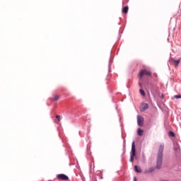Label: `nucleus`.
<instances>
[{"mask_svg": "<svg viewBox=\"0 0 181 181\" xmlns=\"http://www.w3.org/2000/svg\"><path fill=\"white\" fill-rule=\"evenodd\" d=\"M163 149H165V146L163 144H160L157 155V169H160L162 168V160L163 159Z\"/></svg>", "mask_w": 181, "mask_h": 181, "instance_id": "obj_1", "label": "nucleus"}, {"mask_svg": "<svg viewBox=\"0 0 181 181\" xmlns=\"http://www.w3.org/2000/svg\"><path fill=\"white\" fill-rule=\"evenodd\" d=\"M136 156V149H135V141H133L132 144V151L130 156V162H134Z\"/></svg>", "mask_w": 181, "mask_h": 181, "instance_id": "obj_2", "label": "nucleus"}, {"mask_svg": "<svg viewBox=\"0 0 181 181\" xmlns=\"http://www.w3.org/2000/svg\"><path fill=\"white\" fill-rule=\"evenodd\" d=\"M152 73L146 69H143L139 73V77L140 78H142L144 76H151Z\"/></svg>", "mask_w": 181, "mask_h": 181, "instance_id": "obj_3", "label": "nucleus"}, {"mask_svg": "<svg viewBox=\"0 0 181 181\" xmlns=\"http://www.w3.org/2000/svg\"><path fill=\"white\" fill-rule=\"evenodd\" d=\"M144 121H145V119H144V117L141 115L137 116V124L139 125V127L144 126Z\"/></svg>", "mask_w": 181, "mask_h": 181, "instance_id": "obj_4", "label": "nucleus"}, {"mask_svg": "<svg viewBox=\"0 0 181 181\" xmlns=\"http://www.w3.org/2000/svg\"><path fill=\"white\" fill-rule=\"evenodd\" d=\"M57 177H58L59 180H69V176L64 174L57 175Z\"/></svg>", "mask_w": 181, "mask_h": 181, "instance_id": "obj_5", "label": "nucleus"}, {"mask_svg": "<svg viewBox=\"0 0 181 181\" xmlns=\"http://www.w3.org/2000/svg\"><path fill=\"white\" fill-rule=\"evenodd\" d=\"M148 108H149V105H148V103L141 104V112L146 111Z\"/></svg>", "mask_w": 181, "mask_h": 181, "instance_id": "obj_6", "label": "nucleus"}, {"mask_svg": "<svg viewBox=\"0 0 181 181\" xmlns=\"http://www.w3.org/2000/svg\"><path fill=\"white\" fill-rule=\"evenodd\" d=\"M180 149V146H179V144H177V142H175L174 143V151H175V152L179 151V150Z\"/></svg>", "mask_w": 181, "mask_h": 181, "instance_id": "obj_7", "label": "nucleus"}, {"mask_svg": "<svg viewBox=\"0 0 181 181\" xmlns=\"http://www.w3.org/2000/svg\"><path fill=\"white\" fill-rule=\"evenodd\" d=\"M152 172H155V168L151 167L150 168H148V170H146L144 171V173H152Z\"/></svg>", "mask_w": 181, "mask_h": 181, "instance_id": "obj_8", "label": "nucleus"}, {"mask_svg": "<svg viewBox=\"0 0 181 181\" xmlns=\"http://www.w3.org/2000/svg\"><path fill=\"white\" fill-rule=\"evenodd\" d=\"M134 169L137 173H142V170L141 169V167H139L138 165H134Z\"/></svg>", "mask_w": 181, "mask_h": 181, "instance_id": "obj_9", "label": "nucleus"}, {"mask_svg": "<svg viewBox=\"0 0 181 181\" xmlns=\"http://www.w3.org/2000/svg\"><path fill=\"white\" fill-rule=\"evenodd\" d=\"M137 134L139 136H142V135H144V130L141 129V128H139L137 129Z\"/></svg>", "mask_w": 181, "mask_h": 181, "instance_id": "obj_10", "label": "nucleus"}, {"mask_svg": "<svg viewBox=\"0 0 181 181\" xmlns=\"http://www.w3.org/2000/svg\"><path fill=\"white\" fill-rule=\"evenodd\" d=\"M128 6H124L123 8H122V13H128Z\"/></svg>", "mask_w": 181, "mask_h": 181, "instance_id": "obj_11", "label": "nucleus"}, {"mask_svg": "<svg viewBox=\"0 0 181 181\" xmlns=\"http://www.w3.org/2000/svg\"><path fill=\"white\" fill-rule=\"evenodd\" d=\"M173 62H174L175 66L176 67H177V66H179V64L180 63V59L178 60H174Z\"/></svg>", "mask_w": 181, "mask_h": 181, "instance_id": "obj_12", "label": "nucleus"}, {"mask_svg": "<svg viewBox=\"0 0 181 181\" xmlns=\"http://www.w3.org/2000/svg\"><path fill=\"white\" fill-rule=\"evenodd\" d=\"M139 93L143 97H145V95H146V94L145 93V90H144L143 89H140Z\"/></svg>", "mask_w": 181, "mask_h": 181, "instance_id": "obj_13", "label": "nucleus"}, {"mask_svg": "<svg viewBox=\"0 0 181 181\" xmlns=\"http://www.w3.org/2000/svg\"><path fill=\"white\" fill-rule=\"evenodd\" d=\"M169 135L170 136H175V133L173 132H170Z\"/></svg>", "mask_w": 181, "mask_h": 181, "instance_id": "obj_14", "label": "nucleus"}, {"mask_svg": "<svg viewBox=\"0 0 181 181\" xmlns=\"http://www.w3.org/2000/svg\"><path fill=\"white\" fill-rule=\"evenodd\" d=\"M59 100V95H56L54 98V101H57Z\"/></svg>", "mask_w": 181, "mask_h": 181, "instance_id": "obj_15", "label": "nucleus"}, {"mask_svg": "<svg viewBox=\"0 0 181 181\" xmlns=\"http://www.w3.org/2000/svg\"><path fill=\"white\" fill-rule=\"evenodd\" d=\"M55 118H57V119H58V121H60V115H57L56 116H55Z\"/></svg>", "mask_w": 181, "mask_h": 181, "instance_id": "obj_16", "label": "nucleus"}, {"mask_svg": "<svg viewBox=\"0 0 181 181\" xmlns=\"http://www.w3.org/2000/svg\"><path fill=\"white\" fill-rule=\"evenodd\" d=\"M174 97H175V98H177V99L181 98V95H176Z\"/></svg>", "mask_w": 181, "mask_h": 181, "instance_id": "obj_17", "label": "nucleus"}, {"mask_svg": "<svg viewBox=\"0 0 181 181\" xmlns=\"http://www.w3.org/2000/svg\"><path fill=\"white\" fill-rule=\"evenodd\" d=\"M148 86H150L149 88H150V90H152V83H151V84L148 83Z\"/></svg>", "mask_w": 181, "mask_h": 181, "instance_id": "obj_18", "label": "nucleus"}, {"mask_svg": "<svg viewBox=\"0 0 181 181\" xmlns=\"http://www.w3.org/2000/svg\"><path fill=\"white\" fill-rule=\"evenodd\" d=\"M139 87H141V88H142V83L139 82Z\"/></svg>", "mask_w": 181, "mask_h": 181, "instance_id": "obj_19", "label": "nucleus"}, {"mask_svg": "<svg viewBox=\"0 0 181 181\" xmlns=\"http://www.w3.org/2000/svg\"><path fill=\"white\" fill-rule=\"evenodd\" d=\"M134 181H136V177H134Z\"/></svg>", "mask_w": 181, "mask_h": 181, "instance_id": "obj_20", "label": "nucleus"}, {"mask_svg": "<svg viewBox=\"0 0 181 181\" xmlns=\"http://www.w3.org/2000/svg\"><path fill=\"white\" fill-rule=\"evenodd\" d=\"M161 98H163V94L161 95Z\"/></svg>", "mask_w": 181, "mask_h": 181, "instance_id": "obj_21", "label": "nucleus"}]
</instances>
